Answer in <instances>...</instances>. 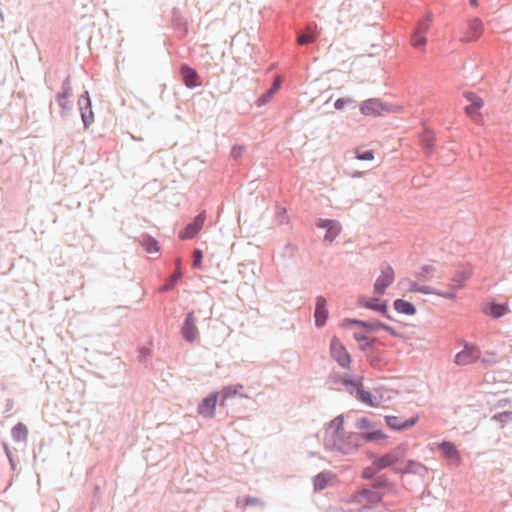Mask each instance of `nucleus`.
I'll return each mask as SVG.
<instances>
[{
  "instance_id": "f257e3e1",
  "label": "nucleus",
  "mask_w": 512,
  "mask_h": 512,
  "mask_svg": "<svg viewBox=\"0 0 512 512\" xmlns=\"http://www.w3.org/2000/svg\"><path fill=\"white\" fill-rule=\"evenodd\" d=\"M344 420L341 416L334 418L325 430L324 443L329 449H336L343 453L350 450V445L344 437Z\"/></svg>"
},
{
  "instance_id": "f03ea898",
  "label": "nucleus",
  "mask_w": 512,
  "mask_h": 512,
  "mask_svg": "<svg viewBox=\"0 0 512 512\" xmlns=\"http://www.w3.org/2000/svg\"><path fill=\"white\" fill-rule=\"evenodd\" d=\"M360 112L366 117H380L389 113L402 112L401 106H392L378 98H370L360 103Z\"/></svg>"
},
{
  "instance_id": "7ed1b4c3",
  "label": "nucleus",
  "mask_w": 512,
  "mask_h": 512,
  "mask_svg": "<svg viewBox=\"0 0 512 512\" xmlns=\"http://www.w3.org/2000/svg\"><path fill=\"white\" fill-rule=\"evenodd\" d=\"M408 447L406 444H400L391 450L389 453L374 460L373 465L378 469L382 470L388 467L401 466L403 464V458L407 453Z\"/></svg>"
},
{
  "instance_id": "20e7f679",
  "label": "nucleus",
  "mask_w": 512,
  "mask_h": 512,
  "mask_svg": "<svg viewBox=\"0 0 512 512\" xmlns=\"http://www.w3.org/2000/svg\"><path fill=\"white\" fill-rule=\"evenodd\" d=\"M453 284L449 286V288L445 291H437L433 290L429 286H423L419 285L415 282H411L409 291L411 292H420L423 294H435L437 296H440L445 299H455L456 298V291L462 287L463 280H453Z\"/></svg>"
},
{
  "instance_id": "39448f33",
  "label": "nucleus",
  "mask_w": 512,
  "mask_h": 512,
  "mask_svg": "<svg viewBox=\"0 0 512 512\" xmlns=\"http://www.w3.org/2000/svg\"><path fill=\"white\" fill-rule=\"evenodd\" d=\"M356 426L359 430L363 431L361 438L366 441H377L387 438L381 430L374 429V425L368 418H360Z\"/></svg>"
},
{
  "instance_id": "423d86ee",
  "label": "nucleus",
  "mask_w": 512,
  "mask_h": 512,
  "mask_svg": "<svg viewBox=\"0 0 512 512\" xmlns=\"http://www.w3.org/2000/svg\"><path fill=\"white\" fill-rule=\"evenodd\" d=\"M330 352L340 366L346 368L351 362L349 353L337 337H333L330 343Z\"/></svg>"
},
{
  "instance_id": "0eeeda50",
  "label": "nucleus",
  "mask_w": 512,
  "mask_h": 512,
  "mask_svg": "<svg viewBox=\"0 0 512 512\" xmlns=\"http://www.w3.org/2000/svg\"><path fill=\"white\" fill-rule=\"evenodd\" d=\"M394 281V270L389 265H384L381 268V274L374 283V293L377 295L384 294L387 287Z\"/></svg>"
},
{
  "instance_id": "6e6552de",
  "label": "nucleus",
  "mask_w": 512,
  "mask_h": 512,
  "mask_svg": "<svg viewBox=\"0 0 512 512\" xmlns=\"http://www.w3.org/2000/svg\"><path fill=\"white\" fill-rule=\"evenodd\" d=\"M483 32V22L478 18H474L469 21L467 31L461 38V41L465 43L475 42L483 35Z\"/></svg>"
},
{
  "instance_id": "1a4fd4ad",
  "label": "nucleus",
  "mask_w": 512,
  "mask_h": 512,
  "mask_svg": "<svg viewBox=\"0 0 512 512\" xmlns=\"http://www.w3.org/2000/svg\"><path fill=\"white\" fill-rule=\"evenodd\" d=\"M206 219V215L204 212L197 215L191 223H189L184 230H182L179 234V238L191 239L198 234V232L202 229L204 222Z\"/></svg>"
},
{
  "instance_id": "9d476101",
  "label": "nucleus",
  "mask_w": 512,
  "mask_h": 512,
  "mask_svg": "<svg viewBox=\"0 0 512 512\" xmlns=\"http://www.w3.org/2000/svg\"><path fill=\"white\" fill-rule=\"evenodd\" d=\"M465 98L469 102L465 107V112L473 120H476L479 117V110L483 107V100L474 93H466Z\"/></svg>"
},
{
  "instance_id": "9b49d317",
  "label": "nucleus",
  "mask_w": 512,
  "mask_h": 512,
  "mask_svg": "<svg viewBox=\"0 0 512 512\" xmlns=\"http://www.w3.org/2000/svg\"><path fill=\"white\" fill-rule=\"evenodd\" d=\"M218 399L217 393H211L198 406V413L204 417L212 418L215 414L216 403Z\"/></svg>"
},
{
  "instance_id": "f8f14e48",
  "label": "nucleus",
  "mask_w": 512,
  "mask_h": 512,
  "mask_svg": "<svg viewBox=\"0 0 512 512\" xmlns=\"http://www.w3.org/2000/svg\"><path fill=\"white\" fill-rule=\"evenodd\" d=\"M317 226L327 230L324 239L330 243L338 236L341 231L340 224L335 220L320 219L317 223Z\"/></svg>"
},
{
  "instance_id": "ddd939ff",
  "label": "nucleus",
  "mask_w": 512,
  "mask_h": 512,
  "mask_svg": "<svg viewBox=\"0 0 512 512\" xmlns=\"http://www.w3.org/2000/svg\"><path fill=\"white\" fill-rule=\"evenodd\" d=\"M182 335L188 342H193L198 336V329L195 325V317L192 312L188 313L182 326Z\"/></svg>"
},
{
  "instance_id": "4468645a",
  "label": "nucleus",
  "mask_w": 512,
  "mask_h": 512,
  "mask_svg": "<svg viewBox=\"0 0 512 512\" xmlns=\"http://www.w3.org/2000/svg\"><path fill=\"white\" fill-rule=\"evenodd\" d=\"M440 450L443 452L446 459L455 466H459L461 463L460 452L457 447L448 441H444L439 445Z\"/></svg>"
},
{
  "instance_id": "2eb2a0df",
  "label": "nucleus",
  "mask_w": 512,
  "mask_h": 512,
  "mask_svg": "<svg viewBox=\"0 0 512 512\" xmlns=\"http://www.w3.org/2000/svg\"><path fill=\"white\" fill-rule=\"evenodd\" d=\"M418 421V417H412L411 419L402 421L397 416H385L386 424L393 430H405L414 426Z\"/></svg>"
},
{
  "instance_id": "dca6fc26",
  "label": "nucleus",
  "mask_w": 512,
  "mask_h": 512,
  "mask_svg": "<svg viewBox=\"0 0 512 512\" xmlns=\"http://www.w3.org/2000/svg\"><path fill=\"white\" fill-rule=\"evenodd\" d=\"M395 471L399 473L425 474L427 472V468L418 461L408 460L406 462L403 461L401 466H397Z\"/></svg>"
},
{
  "instance_id": "f3484780",
  "label": "nucleus",
  "mask_w": 512,
  "mask_h": 512,
  "mask_svg": "<svg viewBox=\"0 0 512 512\" xmlns=\"http://www.w3.org/2000/svg\"><path fill=\"white\" fill-rule=\"evenodd\" d=\"M319 36V29L316 24H309L306 26L304 33L299 34L297 43L299 45H306L316 41Z\"/></svg>"
},
{
  "instance_id": "a211bd4d",
  "label": "nucleus",
  "mask_w": 512,
  "mask_h": 512,
  "mask_svg": "<svg viewBox=\"0 0 512 512\" xmlns=\"http://www.w3.org/2000/svg\"><path fill=\"white\" fill-rule=\"evenodd\" d=\"M478 358V352L473 347H466L456 354L455 363L458 365H469Z\"/></svg>"
},
{
  "instance_id": "6ab92c4d",
  "label": "nucleus",
  "mask_w": 512,
  "mask_h": 512,
  "mask_svg": "<svg viewBox=\"0 0 512 512\" xmlns=\"http://www.w3.org/2000/svg\"><path fill=\"white\" fill-rule=\"evenodd\" d=\"M220 393H221V397H222L220 404L222 406L225 405L226 400H228L232 397H247L244 394V387L241 384L230 385V386L224 387Z\"/></svg>"
},
{
  "instance_id": "aec40b11",
  "label": "nucleus",
  "mask_w": 512,
  "mask_h": 512,
  "mask_svg": "<svg viewBox=\"0 0 512 512\" xmlns=\"http://www.w3.org/2000/svg\"><path fill=\"white\" fill-rule=\"evenodd\" d=\"M326 299L324 297H317L315 308V321L317 326H323L328 318V311L326 309Z\"/></svg>"
},
{
  "instance_id": "412c9836",
  "label": "nucleus",
  "mask_w": 512,
  "mask_h": 512,
  "mask_svg": "<svg viewBox=\"0 0 512 512\" xmlns=\"http://www.w3.org/2000/svg\"><path fill=\"white\" fill-rule=\"evenodd\" d=\"M382 499V495L374 490H362L354 499L359 504L378 503Z\"/></svg>"
},
{
  "instance_id": "4be33fe9",
  "label": "nucleus",
  "mask_w": 512,
  "mask_h": 512,
  "mask_svg": "<svg viewBox=\"0 0 512 512\" xmlns=\"http://www.w3.org/2000/svg\"><path fill=\"white\" fill-rule=\"evenodd\" d=\"M181 74L184 80V83L188 87H196L199 85L198 82V74L197 72L188 66H183L181 69Z\"/></svg>"
},
{
  "instance_id": "5701e85b",
  "label": "nucleus",
  "mask_w": 512,
  "mask_h": 512,
  "mask_svg": "<svg viewBox=\"0 0 512 512\" xmlns=\"http://www.w3.org/2000/svg\"><path fill=\"white\" fill-rule=\"evenodd\" d=\"M357 396L363 403H365L369 406L376 407V406H379L381 403V400L379 397H377L376 395H372L370 392L365 391L361 388L357 389Z\"/></svg>"
},
{
  "instance_id": "b1692460",
  "label": "nucleus",
  "mask_w": 512,
  "mask_h": 512,
  "mask_svg": "<svg viewBox=\"0 0 512 512\" xmlns=\"http://www.w3.org/2000/svg\"><path fill=\"white\" fill-rule=\"evenodd\" d=\"M360 303L369 309L378 311V312H384L386 310V304L384 302H381L377 298H361Z\"/></svg>"
},
{
  "instance_id": "393cba45",
  "label": "nucleus",
  "mask_w": 512,
  "mask_h": 512,
  "mask_svg": "<svg viewBox=\"0 0 512 512\" xmlns=\"http://www.w3.org/2000/svg\"><path fill=\"white\" fill-rule=\"evenodd\" d=\"M333 480L331 473H320L314 478V489L317 491L323 490Z\"/></svg>"
},
{
  "instance_id": "a878e982",
  "label": "nucleus",
  "mask_w": 512,
  "mask_h": 512,
  "mask_svg": "<svg viewBox=\"0 0 512 512\" xmlns=\"http://www.w3.org/2000/svg\"><path fill=\"white\" fill-rule=\"evenodd\" d=\"M395 309L406 315H413L416 312L414 305L408 301L398 299L394 302Z\"/></svg>"
},
{
  "instance_id": "bb28decb",
  "label": "nucleus",
  "mask_w": 512,
  "mask_h": 512,
  "mask_svg": "<svg viewBox=\"0 0 512 512\" xmlns=\"http://www.w3.org/2000/svg\"><path fill=\"white\" fill-rule=\"evenodd\" d=\"M508 312V308L501 304H491L486 308V313L493 318H499Z\"/></svg>"
},
{
  "instance_id": "cd10ccee",
  "label": "nucleus",
  "mask_w": 512,
  "mask_h": 512,
  "mask_svg": "<svg viewBox=\"0 0 512 512\" xmlns=\"http://www.w3.org/2000/svg\"><path fill=\"white\" fill-rule=\"evenodd\" d=\"M12 436L16 441H25L28 436V429L23 423H18L12 429Z\"/></svg>"
},
{
  "instance_id": "c85d7f7f",
  "label": "nucleus",
  "mask_w": 512,
  "mask_h": 512,
  "mask_svg": "<svg viewBox=\"0 0 512 512\" xmlns=\"http://www.w3.org/2000/svg\"><path fill=\"white\" fill-rule=\"evenodd\" d=\"M71 95H72L71 88L68 85V83H65L63 86V92L61 94H59L58 98H57L58 103L62 108L67 109L69 107L68 98Z\"/></svg>"
},
{
  "instance_id": "c756f323",
  "label": "nucleus",
  "mask_w": 512,
  "mask_h": 512,
  "mask_svg": "<svg viewBox=\"0 0 512 512\" xmlns=\"http://www.w3.org/2000/svg\"><path fill=\"white\" fill-rule=\"evenodd\" d=\"M426 35L419 32H414L411 38V44L415 48H423L426 45Z\"/></svg>"
},
{
  "instance_id": "7c9ffc66",
  "label": "nucleus",
  "mask_w": 512,
  "mask_h": 512,
  "mask_svg": "<svg viewBox=\"0 0 512 512\" xmlns=\"http://www.w3.org/2000/svg\"><path fill=\"white\" fill-rule=\"evenodd\" d=\"M432 22V18L430 15H426L423 19H421L416 27V32L423 33L426 35L427 31L430 28Z\"/></svg>"
},
{
  "instance_id": "2f4dec72",
  "label": "nucleus",
  "mask_w": 512,
  "mask_h": 512,
  "mask_svg": "<svg viewBox=\"0 0 512 512\" xmlns=\"http://www.w3.org/2000/svg\"><path fill=\"white\" fill-rule=\"evenodd\" d=\"M352 323L365 327L367 331H376L378 329H382V326L384 325L380 322H362L358 320H353Z\"/></svg>"
},
{
  "instance_id": "473e14b6",
  "label": "nucleus",
  "mask_w": 512,
  "mask_h": 512,
  "mask_svg": "<svg viewBox=\"0 0 512 512\" xmlns=\"http://www.w3.org/2000/svg\"><path fill=\"white\" fill-rule=\"evenodd\" d=\"M181 277H182L181 271L180 270H176L173 273V275L170 277L168 282L164 285L162 290L166 291V290L172 289L174 287V285L177 283V281L181 279Z\"/></svg>"
},
{
  "instance_id": "72a5a7b5",
  "label": "nucleus",
  "mask_w": 512,
  "mask_h": 512,
  "mask_svg": "<svg viewBox=\"0 0 512 512\" xmlns=\"http://www.w3.org/2000/svg\"><path fill=\"white\" fill-rule=\"evenodd\" d=\"M355 155L358 160H362V161H371L374 159V153L371 150L362 152L359 149H356Z\"/></svg>"
},
{
  "instance_id": "f704fd0d",
  "label": "nucleus",
  "mask_w": 512,
  "mask_h": 512,
  "mask_svg": "<svg viewBox=\"0 0 512 512\" xmlns=\"http://www.w3.org/2000/svg\"><path fill=\"white\" fill-rule=\"evenodd\" d=\"M422 144L428 151H431L434 146V136L430 133L424 134L422 137Z\"/></svg>"
},
{
  "instance_id": "c9c22d12",
  "label": "nucleus",
  "mask_w": 512,
  "mask_h": 512,
  "mask_svg": "<svg viewBox=\"0 0 512 512\" xmlns=\"http://www.w3.org/2000/svg\"><path fill=\"white\" fill-rule=\"evenodd\" d=\"M354 339L360 343L361 347L364 349L365 347L371 346V341L368 337L362 333H354Z\"/></svg>"
},
{
  "instance_id": "e433bc0d",
  "label": "nucleus",
  "mask_w": 512,
  "mask_h": 512,
  "mask_svg": "<svg viewBox=\"0 0 512 512\" xmlns=\"http://www.w3.org/2000/svg\"><path fill=\"white\" fill-rule=\"evenodd\" d=\"M144 246H145V250L148 252V253H157L159 251V246H158V242L153 240V239H148L145 243H144Z\"/></svg>"
},
{
  "instance_id": "4c0bfd02",
  "label": "nucleus",
  "mask_w": 512,
  "mask_h": 512,
  "mask_svg": "<svg viewBox=\"0 0 512 512\" xmlns=\"http://www.w3.org/2000/svg\"><path fill=\"white\" fill-rule=\"evenodd\" d=\"M193 256H194L193 266L196 268H200L201 263H202V257H203L202 251L195 250Z\"/></svg>"
},
{
  "instance_id": "58836bf2",
  "label": "nucleus",
  "mask_w": 512,
  "mask_h": 512,
  "mask_svg": "<svg viewBox=\"0 0 512 512\" xmlns=\"http://www.w3.org/2000/svg\"><path fill=\"white\" fill-rule=\"evenodd\" d=\"M351 102H352V100L350 98H347V99L340 98L335 101L334 106L336 109L341 110L345 107L346 104L351 103Z\"/></svg>"
},
{
  "instance_id": "ea45409f",
  "label": "nucleus",
  "mask_w": 512,
  "mask_h": 512,
  "mask_svg": "<svg viewBox=\"0 0 512 512\" xmlns=\"http://www.w3.org/2000/svg\"><path fill=\"white\" fill-rule=\"evenodd\" d=\"M280 84H281L280 79H279V78H276V79H275V81H274V83H273V85H272V87L268 90V96H269V97H272V96H273V94H274L276 91H278V90H279V88H280Z\"/></svg>"
},
{
  "instance_id": "a19ab883",
  "label": "nucleus",
  "mask_w": 512,
  "mask_h": 512,
  "mask_svg": "<svg viewBox=\"0 0 512 512\" xmlns=\"http://www.w3.org/2000/svg\"><path fill=\"white\" fill-rule=\"evenodd\" d=\"M81 110H83V109L81 108ZM81 116H82L84 125L87 127L92 122V111H89V114H87L86 111H82Z\"/></svg>"
},
{
  "instance_id": "79ce46f5",
  "label": "nucleus",
  "mask_w": 512,
  "mask_h": 512,
  "mask_svg": "<svg viewBox=\"0 0 512 512\" xmlns=\"http://www.w3.org/2000/svg\"><path fill=\"white\" fill-rule=\"evenodd\" d=\"M272 97H269L268 96V91L263 94L257 101V105L258 106H262V105H265L266 103H268L270 101Z\"/></svg>"
},
{
  "instance_id": "37998d69",
  "label": "nucleus",
  "mask_w": 512,
  "mask_h": 512,
  "mask_svg": "<svg viewBox=\"0 0 512 512\" xmlns=\"http://www.w3.org/2000/svg\"><path fill=\"white\" fill-rule=\"evenodd\" d=\"M382 329L386 330L387 332H389L393 336H396V337L399 336V334L396 332V330L393 327H391V326H388V325L384 324L382 326Z\"/></svg>"
},
{
  "instance_id": "c03bdc74",
  "label": "nucleus",
  "mask_w": 512,
  "mask_h": 512,
  "mask_svg": "<svg viewBox=\"0 0 512 512\" xmlns=\"http://www.w3.org/2000/svg\"><path fill=\"white\" fill-rule=\"evenodd\" d=\"M83 98H84L85 102L87 103V106H90V99H89V95H88L87 91L84 93Z\"/></svg>"
},
{
  "instance_id": "a18cd8bd",
  "label": "nucleus",
  "mask_w": 512,
  "mask_h": 512,
  "mask_svg": "<svg viewBox=\"0 0 512 512\" xmlns=\"http://www.w3.org/2000/svg\"><path fill=\"white\" fill-rule=\"evenodd\" d=\"M470 4L472 6H477V0H470Z\"/></svg>"
},
{
  "instance_id": "49530a36",
  "label": "nucleus",
  "mask_w": 512,
  "mask_h": 512,
  "mask_svg": "<svg viewBox=\"0 0 512 512\" xmlns=\"http://www.w3.org/2000/svg\"><path fill=\"white\" fill-rule=\"evenodd\" d=\"M176 266H177V270H180V259L176 260Z\"/></svg>"
}]
</instances>
